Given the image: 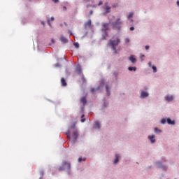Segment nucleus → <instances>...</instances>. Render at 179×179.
Listing matches in <instances>:
<instances>
[{
  "instance_id": "bb28decb",
  "label": "nucleus",
  "mask_w": 179,
  "mask_h": 179,
  "mask_svg": "<svg viewBox=\"0 0 179 179\" xmlns=\"http://www.w3.org/2000/svg\"><path fill=\"white\" fill-rule=\"evenodd\" d=\"M162 124H166V119H162L161 120Z\"/></svg>"
},
{
  "instance_id": "a18cd8bd",
  "label": "nucleus",
  "mask_w": 179,
  "mask_h": 179,
  "mask_svg": "<svg viewBox=\"0 0 179 179\" xmlns=\"http://www.w3.org/2000/svg\"><path fill=\"white\" fill-rule=\"evenodd\" d=\"M48 24H51L50 23V20H48Z\"/></svg>"
},
{
  "instance_id": "20e7f679",
  "label": "nucleus",
  "mask_w": 179,
  "mask_h": 179,
  "mask_svg": "<svg viewBox=\"0 0 179 179\" xmlns=\"http://www.w3.org/2000/svg\"><path fill=\"white\" fill-rule=\"evenodd\" d=\"M103 9L106 10L105 13H103V15H107V13H110V12H111V7L108 6V3H104V6H103Z\"/></svg>"
},
{
  "instance_id": "ddd939ff",
  "label": "nucleus",
  "mask_w": 179,
  "mask_h": 179,
  "mask_svg": "<svg viewBox=\"0 0 179 179\" xmlns=\"http://www.w3.org/2000/svg\"><path fill=\"white\" fill-rule=\"evenodd\" d=\"M61 83H62V86H66V80H65V78H61Z\"/></svg>"
},
{
  "instance_id": "473e14b6",
  "label": "nucleus",
  "mask_w": 179,
  "mask_h": 179,
  "mask_svg": "<svg viewBox=\"0 0 179 179\" xmlns=\"http://www.w3.org/2000/svg\"><path fill=\"white\" fill-rule=\"evenodd\" d=\"M125 43H129V38H126L125 39Z\"/></svg>"
},
{
  "instance_id": "f03ea898",
  "label": "nucleus",
  "mask_w": 179,
  "mask_h": 179,
  "mask_svg": "<svg viewBox=\"0 0 179 179\" xmlns=\"http://www.w3.org/2000/svg\"><path fill=\"white\" fill-rule=\"evenodd\" d=\"M112 26L115 30H121L122 27V21H121V18H117L116 21L112 22Z\"/></svg>"
},
{
  "instance_id": "c9c22d12",
  "label": "nucleus",
  "mask_w": 179,
  "mask_h": 179,
  "mask_svg": "<svg viewBox=\"0 0 179 179\" xmlns=\"http://www.w3.org/2000/svg\"><path fill=\"white\" fill-rule=\"evenodd\" d=\"M149 49V45H146L145 46V50H148Z\"/></svg>"
},
{
  "instance_id": "cd10ccee",
  "label": "nucleus",
  "mask_w": 179,
  "mask_h": 179,
  "mask_svg": "<svg viewBox=\"0 0 179 179\" xmlns=\"http://www.w3.org/2000/svg\"><path fill=\"white\" fill-rule=\"evenodd\" d=\"M54 3H58L59 2V0H52Z\"/></svg>"
},
{
  "instance_id": "f3484780",
  "label": "nucleus",
  "mask_w": 179,
  "mask_h": 179,
  "mask_svg": "<svg viewBox=\"0 0 179 179\" xmlns=\"http://www.w3.org/2000/svg\"><path fill=\"white\" fill-rule=\"evenodd\" d=\"M86 27H90L92 26V20H89L86 23H85Z\"/></svg>"
},
{
  "instance_id": "4468645a",
  "label": "nucleus",
  "mask_w": 179,
  "mask_h": 179,
  "mask_svg": "<svg viewBox=\"0 0 179 179\" xmlns=\"http://www.w3.org/2000/svg\"><path fill=\"white\" fill-rule=\"evenodd\" d=\"M115 159L114 161V164H117L118 163V160H120V155L118 154L115 155Z\"/></svg>"
},
{
  "instance_id": "79ce46f5",
  "label": "nucleus",
  "mask_w": 179,
  "mask_h": 179,
  "mask_svg": "<svg viewBox=\"0 0 179 179\" xmlns=\"http://www.w3.org/2000/svg\"><path fill=\"white\" fill-rule=\"evenodd\" d=\"M177 5L179 6V0L177 1Z\"/></svg>"
},
{
  "instance_id": "f257e3e1",
  "label": "nucleus",
  "mask_w": 179,
  "mask_h": 179,
  "mask_svg": "<svg viewBox=\"0 0 179 179\" xmlns=\"http://www.w3.org/2000/svg\"><path fill=\"white\" fill-rule=\"evenodd\" d=\"M120 42V38H117L116 41L110 40L108 42V45L112 47V49L115 51V54H117V45H118Z\"/></svg>"
},
{
  "instance_id": "0eeeda50",
  "label": "nucleus",
  "mask_w": 179,
  "mask_h": 179,
  "mask_svg": "<svg viewBox=\"0 0 179 179\" xmlns=\"http://www.w3.org/2000/svg\"><path fill=\"white\" fill-rule=\"evenodd\" d=\"M165 100H166V101H173V100H174V97L173 95H168L165 96Z\"/></svg>"
},
{
  "instance_id": "a878e982",
  "label": "nucleus",
  "mask_w": 179,
  "mask_h": 179,
  "mask_svg": "<svg viewBox=\"0 0 179 179\" xmlns=\"http://www.w3.org/2000/svg\"><path fill=\"white\" fill-rule=\"evenodd\" d=\"M74 45H75L76 48H79V43H75Z\"/></svg>"
},
{
  "instance_id": "412c9836",
  "label": "nucleus",
  "mask_w": 179,
  "mask_h": 179,
  "mask_svg": "<svg viewBox=\"0 0 179 179\" xmlns=\"http://www.w3.org/2000/svg\"><path fill=\"white\" fill-rule=\"evenodd\" d=\"M86 161V158H82V157H80L78 158V162L80 163V162H85Z\"/></svg>"
},
{
  "instance_id": "1a4fd4ad",
  "label": "nucleus",
  "mask_w": 179,
  "mask_h": 179,
  "mask_svg": "<svg viewBox=\"0 0 179 179\" xmlns=\"http://www.w3.org/2000/svg\"><path fill=\"white\" fill-rule=\"evenodd\" d=\"M148 139H150L151 143H155L156 142V140H155V135L149 136Z\"/></svg>"
},
{
  "instance_id": "de8ad7c7",
  "label": "nucleus",
  "mask_w": 179,
  "mask_h": 179,
  "mask_svg": "<svg viewBox=\"0 0 179 179\" xmlns=\"http://www.w3.org/2000/svg\"><path fill=\"white\" fill-rule=\"evenodd\" d=\"M141 57H145V55H141Z\"/></svg>"
},
{
  "instance_id": "58836bf2",
  "label": "nucleus",
  "mask_w": 179,
  "mask_h": 179,
  "mask_svg": "<svg viewBox=\"0 0 179 179\" xmlns=\"http://www.w3.org/2000/svg\"><path fill=\"white\" fill-rule=\"evenodd\" d=\"M148 64H149V66H152V62H150L148 63Z\"/></svg>"
},
{
  "instance_id": "f8f14e48",
  "label": "nucleus",
  "mask_w": 179,
  "mask_h": 179,
  "mask_svg": "<svg viewBox=\"0 0 179 179\" xmlns=\"http://www.w3.org/2000/svg\"><path fill=\"white\" fill-rule=\"evenodd\" d=\"M94 128L96 129H100V123L99 122H95L94 124Z\"/></svg>"
},
{
  "instance_id": "a211bd4d",
  "label": "nucleus",
  "mask_w": 179,
  "mask_h": 179,
  "mask_svg": "<svg viewBox=\"0 0 179 179\" xmlns=\"http://www.w3.org/2000/svg\"><path fill=\"white\" fill-rule=\"evenodd\" d=\"M60 40L62 43H66L68 41V39H66L64 36H61Z\"/></svg>"
},
{
  "instance_id": "dca6fc26",
  "label": "nucleus",
  "mask_w": 179,
  "mask_h": 179,
  "mask_svg": "<svg viewBox=\"0 0 179 179\" xmlns=\"http://www.w3.org/2000/svg\"><path fill=\"white\" fill-rule=\"evenodd\" d=\"M76 71L79 75H80V73H82V68H80V66H77Z\"/></svg>"
},
{
  "instance_id": "4be33fe9",
  "label": "nucleus",
  "mask_w": 179,
  "mask_h": 179,
  "mask_svg": "<svg viewBox=\"0 0 179 179\" xmlns=\"http://www.w3.org/2000/svg\"><path fill=\"white\" fill-rule=\"evenodd\" d=\"M129 71H136V67L130 66L129 67Z\"/></svg>"
},
{
  "instance_id": "6ab92c4d",
  "label": "nucleus",
  "mask_w": 179,
  "mask_h": 179,
  "mask_svg": "<svg viewBox=\"0 0 179 179\" xmlns=\"http://www.w3.org/2000/svg\"><path fill=\"white\" fill-rule=\"evenodd\" d=\"M106 89L108 96H110V88L108 87V85H106Z\"/></svg>"
},
{
  "instance_id": "ea45409f",
  "label": "nucleus",
  "mask_w": 179,
  "mask_h": 179,
  "mask_svg": "<svg viewBox=\"0 0 179 179\" xmlns=\"http://www.w3.org/2000/svg\"><path fill=\"white\" fill-rule=\"evenodd\" d=\"M50 20L53 21L54 20V17H51Z\"/></svg>"
},
{
  "instance_id": "393cba45",
  "label": "nucleus",
  "mask_w": 179,
  "mask_h": 179,
  "mask_svg": "<svg viewBox=\"0 0 179 179\" xmlns=\"http://www.w3.org/2000/svg\"><path fill=\"white\" fill-rule=\"evenodd\" d=\"M155 132H159V133H160V132H162V131H160L157 127H155Z\"/></svg>"
},
{
  "instance_id": "b1692460",
  "label": "nucleus",
  "mask_w": 179,
  "mask_h": 179,
  "mask_svg": "<svg viewBox=\"0 0 179 179\" xmlns=\"http://www.w3.org/2000/svg\"><path fill=\"white\" fill-rule=\"evenodd\" d=\"M132 16H134V13H130L129 15H128V19H131V17H132Z\"/></svg>"
},
{
  "instance_id": "37998d69",
  "label": "nucleus",
  "mask_w": 179,
  "mask_h": 179,
  "mask_svg": "<svg viewBox=\"0 0 179 179\" xmlns=\"http://www.w3.org/2000/svg\"><path fill=\"white\" fill-rule=\"evenodd\" d=\"M90 6H92V5L90 4L87 5V8H89Z\"/></svg>"
},
{
  "instance_id": "72a5a7b5",
  "label": "nucleus",
  "mask_w": 179,
  "mask_h": 179,
  "mask_svg": "<svg viewBox=\"0 0 179 179\" xmlns=\"http://www.w3.org/2000/svg\"><path fill=\"white\" fill-rule=\"evenodd\" d=\"M91 92H92V93H94V92H95L94 88H92V89H91Z\"/></svg>"
},
{
  "instance_id": "f704fd0d",
  "label": "nucleus",
  "mask_w": 179,
  "mask_h": 179,
  "mask_svg": "<svg viewBox=\"0 0 179 179\" xmlns=\"http://www.w3.org/2000/svg\"><path fill=\"white\" fill-rule=\"evenodd\" d=\"M85 121H86V119H85V118H83V119L81 120V122H85Z\"/></svg>"
},
{
  "instance_id": "9d476101",
  "label": "nucleus",
  "mask_w": 179,
  "mask_h": 179,
  "mask_svg": "<svg viewBox=\"0 0 179 179\" xmlns=\"http://www.w3.org/2000/svg\"><path fill=\"white\" fill-rule=\"evenodd\" d=\"M149 96V94L146 92H141V97H142V99H145V97H148Z\"/></svg>"
},
{
  "instance_id": "423d86ee",
  "label": "nucleus",
  "mask_w": 179,
  "mask_h": 179,
  "mask_svg": "<svg viewBox=\"0 0 179 179\" xmlns=\"http://www.w3.org/2000/svg\"><path fill=\"white\" fill-rule=\"evenodd\" d=\"M78 136H79V132L78 131V129H74L73 131V142H76V140L78 139Z\"/></svg>"
},
{
  "instance_id": "39448f33",
  "label": "nucleus",
  "mask_w": 179,
  "mask_h": 179,
  "mask_svg": "<svg viewBox=\"0 0 179 179\" xmlns=\"http://www.w3.org/2000/svg\"><path fill=\"white\" fill-rule=\"evenodd\" d=\"M103 27L102 31H105L106 36H103V40H106V37L108 36V34H107V30H108V24H103Z\"/></svg>"
},
{
  "instance_id": "7c9ffc66",
  "label": "nucleus",
  "mask_w": 179,
  "mask_h": 179,
  "mask_svg": "<svg viewBox=\"0 0 179 179\" xmlns=\"http://www.w3.org/2000/svg\"><path fill=\"white\" fill-rule=\"evenodd\" d=\"M100 5H103V1H99V3H98V6H100Z\"/></svg>"
},
{
  "instance_id": "7ed1b4c3",
  "label": "nucleus",
  "mask_w": 179,
  "mask_h": 179,
  "mask_svg": "<svg viewBox=\"0 0 179 179\" xmlns=\"http://www.w3.org/2000/svg\"><path fill=\"white\" fill-rule=\"evenodd\" d=\"M64 170H71V163L66 161H63L62 166L59 168V171H62Z\"/></svg>"
},
{
  "instance_id": "c756f323",
  "label": "nucleus",
  "mask_w": 179,
  "mask_h": 179,
  "mask_svg": "<svg viewBox=\"0 0 179 179\" xmlns=\"http://www.w3.org/2000/svg\"><path fill=\"white\" fill-rule=\"evenodd\" d=\"M92 15H93V10H91L90 11V16H92Z\"/></svg>"
},
{
  "instance_id": "2eb2a0df",
  "label": "nucleus",
  "mask_w": 179,
  "mask_h": 179,
  "mask_svg": "<svg viewBox=\"0 0 179 179\" xmlns=\"http://www.w3.org/2000/svg\"><path fill=\"white\" fill-rule=\"evenodd\" d=\"M129 60L132 62V64H135V62H136V59L134 56H131L129 57Z\"/></svg>"
},
{
  "instance_id": "5701e85b",
  "label": "nucleus",
  "mask_w": 179,
  "mask_h": 179,
  "mask_svg": "<svg viewBox=\"0 0 179 179\" xmlns=\"http://www.w3.org/2000/svg\"><path fill=\"white\" fill-rule=\"evenodd\" d=\"M152 69H153L154 73H156V72H157V69L156 68L155 66H152Z\"/></svg>"
},
{
  "instance_id": "9b49d317",
  "label": "nucleus",
  "mask_w": 179,
  "mask_h": 179,
  "mask_svg": "<svg viewBox=\"0 0 179 179\" xmlns=\"http://www.w3.org/2000/svg\"><path fill=\"white\" fill-rule=\"evenodd\" d=\"M167 123L169 125H174V124H176V122H174V120H171V119H170V118H168L167 119Z\"/></svg>"
},
{
  "instance_id": "a19ab883",
  "label": "nucleus",
  "mask_w": 179,
  "mask_h": 179,
  "mask_svg": "<svg viewBox=\"0 0 179 179\" xmlns=\"http://www.w3.org/2000/svg\"><path fill=\"white\" fill-rule=\"evenodd\" d=\"M83 80L85 82V76H83V78H82Z\"/></svg>"
},
{
  "instance_id": "49530a36",
  "label": "nucleus",
  "mask_w": 179,
  "mask_h": 179,
  "mask_svg": "<svg viewBox=\"0 0 179 179\" xmlns=\"http://www.w3.org/2000/svg\"><path fill=\"white\" fill-rule=\"evenodd\" d=\"M52 43H54V39H52Z\"/></svg>"
},
{
  "instance_id": "c03bdc74",
  "label": "nucleus",
  "mask_w": 179,
  "mask_h": 179,
  "mask_svg": "<svg viewBox=\"0 0 179 179\" xmlns=\"http://www.w3.org/2000/svg\"><path fill=\"white\" fill-rule=\"evenodd\" d=\"M85 117V115H82L81 118H83Z\"/></svg>"
},
{
  "instance_id": "6e6552de",
  "label": "nucleus",
  "mask_w": 179,
  "mask_h": 179,
  "mask_svg": "<svg viewBox=\"0 0 179 179\" xmlns=\"http://www.w3.org/2000/svg\"><path fill=\"white\" fill-rule=\"evenodd\" d=\"M81 103L83 104V106H86V103H87V101L86 100V96H83L80 99Z\"/></svg>"
},
{
  "instance_id": "09e8293b",
  "label": "nucleus",
  "mask_w": 179,
  "mask_h": 179,
  "mask_svg": "<svg viewBox=\"0 0 179 179\" xmlns=\"http://www.w3.org/2000/svg\"><path fill=\"white\" fill-rule=\"evenodd\" d=\"M29 1H31V0H29Z\"/></svg>"
},
{
  "instance_id": "2f4dec72",
  "label": "nucleus",
  "mask_w": 179,
  "mask_h": 179,
  "mask_svg": "<svg viewBox=\"0 0 179 179\" xmlns=\"http://www.w3.org/2000/svg\"><path fill=\"white\" fill-rule=\"evenodd\" d=\"M130 30L132 31L135 30V28L134 27H131Z\"/></svg>"
},
{
  "instance_id": "aec40b11",
  "label": "nucleus",
  "mask_w": 179,
  "mask_h": 179,
  "mask_svg": "<svg viewBox=\"0 0 179 179\" xmlns=\"http://www.w3.org/2000/svg\"><path fill=\"white\" fill-rule=\"evenodd\" d=\"M66 134L67 135L68 139H71V131L68 130V131Z\"/></svg>"
},
{
  "instance_id": "4c0bfd02",
  "label": "nucleus",
  "mask_w": 179,
  "mask_h": 179,
  "mask_svg": "<svg viewBox=\"0 0 179 179\" xmlns=\"http://www.w3.org/2000/svg\"><path fill=\"white\" fill-rule=\"evenodd\" d=\"M64 10H66V6L63 7Z\"/></svg>"
},
{
  "instance_id": "c85d7f7f",
  "label": "nucleus",
  "mask_w": 179,
  "mask_h": 179,
  "mask_svg": "<svg viewBox=\"0 0 179 179\" xmlns=\"http://www.w3.org/2000/svg\"><path fill=\"white\" fill-rule=\"evenodd\" d=\"M71 129H74V130L76 129H75V124L71 126Z\"/></svg>"
},
{
  "instance_id": "e433bc0d",
  "label": "nucleus",
  "mask_w": 179,
  "mask_h": 179,
  "mask_svg": "<svg viewBox=\"0 0 179 179\" xmlns=\"http://www.w3.org/2000/svg\"><path fill=\"white\" fill-rule=\"evenodd\" d=\"M92 8H96L97 6L96 5H93V6H91Z\"/></svg>"
}]
</instances>
